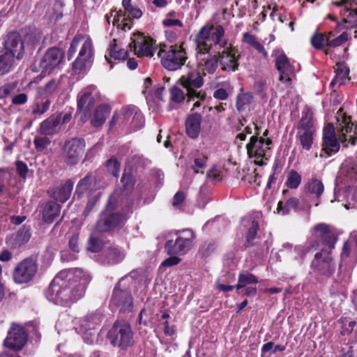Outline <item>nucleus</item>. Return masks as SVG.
<instances>
[{"label": "nucleus", "mask_w": 357, "mask_h": 357, "mask_svg": "<svg viewBox=\"0 0 357 357\" xmlns=\"http://www.w3.org/2000/svg\"><path fill=\"white\" fill-rule=\"evenodd\" d=\"M90 280V275L79 268L61 271L50 284L46 297L55 304L68 305L84 296Z\"/></svg>", "instance_id": "nucleus-1"}, {"label": "nucleus", "mask_w": 357, "mask_h": 357, "mask_svg": "<svg viewBox=\"0 0 357 357\" xmlns=\"http://www.w3.org/2000/svg\"><path fill=\"white\" fill-rule=\"evenodd\" d=\"M342 109L337 112L335 127L333 123H328L323 129L321 158H328L340 149V143L345 147L349 144L355 145L357 142V132L353 128L351 118L341 114Z\"/></svg>", "instance_id": "nucleus-2"}, {"label": "nucleus", "mask_w": 357, "mask_h": 357, "mask_svg": "<svg viewBox=\"0 0 357 357\" xmlns=\"http://www.w3.org/2000/svg\"><path fill=\"white\" fill-rule=\"evenodd\" d=\"M196 43L199 52L202 54H220V51L228 44L227 39L225 37V30L221 25L203 26L196 36Z\"/></svg>", "instance_id": "nucleus-3"}, {"label": "nucleus", "mask_w": 357, "mask_h": 357, "mask_svg": "<svg viewBox=\"0 0 357 357\" xmlns=\"http://www.w3.org/2000/svg\"><path fill=\"white\" fill-rule=\"evenodd\" d=\"M80 45L78 56L73 63V70L78 73L86 68V66L91 62L93 56L92 40L89 37L77 35L72 40L68 51L69 60L75 55L77 47Z\"/></svg>", "instance_id": "nucleus-4"}, {"label": "nucleus", "mask_w": 357, "mask_h": 357, "mask_svg": "<svg viewBox=\"0 0 357 357\" xmlns=\"http://www.w3.org/2000/svg\"><path fill=\"white\" fill-rule=\"evenodd\" d=\"M296 140L303 150L310 151L314 144L317 131L315 120L310 109H306L303 112L301 119L296 126Z\"/></svg>", "instance_id": "nucleus-5"}, {"label": "nucleus", "mask_w": 357, "mask_h": 357, "mask_svg": "<svg viewBox=\"0 0 357 357\" xmlns=\"http://www.w3.org/2000/svg\"><path fill=\"white\" fill-rule=\"evenodd\" d=\"M162 66L169 70H176L183 66L187 59V54L182 45H160L157 52Z\"/></svg>", "instance_id": "nucleus-6"}, {"label": "nucleus", "mask_w": 357, "mask_h": 357, "mask_svg": "<svg viewBox=\"0 0 357 357\" xmlns=\"http://www.w3.org/2000/svg\"><path fill=\"white\" fill-rule=\"evenodd\" d=\"M176 238L168 240L165 245V250L169 255H184L192 247L196 236L192 229L177 230Z\"/></svg>", "instance_id": "nucleus-7"}, {"label": "nucleus", "mask_w": 357, "mask_h": 357, "mask_svg": "<svg viewBox=\"0 0 357 357\" xmlns=\"http://www.w3.org/2000/svg\"><path fill=\"white\" fill-rule=\"evenodd\" d=\"M111 344L121 349H126L133 344V333L130 325L124 321H116L108 333Z\"/></svg>", "instance_id": "nucleus-8"}, {"label": "nucleus", "mask_w": 357, "mask_h": 357, "mask_svg": "<svg viewBox=\"0 0 357 357\" xmlns=\"http://www.w3.org/2000/svg\"><path fill=\"white\" fill-rule=\"evenodd\" d=\"M178 82L187 91L188 101L195 100V98H203L204 91L196 89L201 88L204 84V80L200 73L197 70H191L183 75Z\"/></svg>", "instance_id": "nucleus-9"}, {"label": "nucleus", "mask_w": 357, "mask_h": 357, "mask_svg": "<svg viewBox=\"0 0 357 357\" xmlns=\"http://www.w3.org/2000/svg\"><path fill=\"white\" fill-rule=\"evenodd\" d=\"M38 264L31 258L19 262L13 273V278L16 284H28L33 280L38 272Z\"/></svg>", "instance_id": "nucleus-10"}, {"label": "nucleus", "mask_w": 357, "mask_h": 357, "mask_svg": "<svg viewBox=\"0 0 357 357\" xmlns=\"http://www.w3.org/2000/svg\"><path fill=\"white\" fill-rule=\"evenodd\" d=\"M311 268L318 277L330 278L335 270L331 252L324 250L317 252L312 261Z\"/></svg>", "instance_id": "nucleus-11"}, {"label": "nucleus", "mask_w": 357, "mask_h": 357, "mask_svg": "<svg viewBox=\"0 0 357 357\" xmlns=\"http://www.w3.org/2000/svg\"><path fill=\"white\" fill-rule=\"evenodd\" d=\"M333 4L340 8V15L345 28H356L354 37L357 38V0H340Z\"/></svg>", "instance_id": "nucleus-12"}, {"label": "nucleus", "mask_w": 357, "mask_h": 357, "mask_svg": "<svg viewBox=\"0 0 357 357\" xmlns=\"http://www.w3.org/2000/svg\"><path fill=\"white\" fill-rule=\"evenodd\" d=\"M272 143L269 138L264 139L262 137L252 136L249 143L246 145L248 154L250 158H255V162L263 165L264 158L267 160V153L269 151V145Z\"/></svg>", "instance_id": "nucleus-13"}, {"label": "nucleus", "mask_w": 357, "mask_h": 357, "mask_svg": "<svg viewBox=\"0 0 357 357\" xmlns=\"http://www.w3.org/2000/svg\"><path fill=\"white\" fill-rule=\"evenodd\" d=\"M102 321V315L94 312L86 316L80 322L79 330L84 340L87 344H92L96 339L97 327Z\"/></svg>", "instance_id": "nucleus-14"}, {"label": "nucleus", "mask_w": 357, "mask_h": 357, "mask_svg": "<svg viewBox=\"0 0 357 357\" xmlns=\"http://www.w3.org/2000/svg\"><path fill=\"white\" fill-rule=\"evenodd\" d=\"M85 141L82 138H72L65 142L63 155L66 164L75 165L84 153Z\"/></svg>", "instance_id": "nucleus-15"}, {"label": "nucleus", "mask_w": 357, "mask_h": 357, "mask_svg": "<svg viewBox=\"0 0 357 357\" xmlns=\"http://www.w3.org/2000/svg\"><path fill=\"white\" fill-rule=\"evenodd\" d=\"M128 219L125 213L103 211L96 223V229L100 232H107L124 224Z\"/></svg>", "instance_id": "nucleus-16"}, {"label": "nucleus", "mask_w": 357, "mask_h": 357, "mask_svg": "<svg viewBox=\"0 0 357 357\" xmlns=\"http://www.w3.org/2000/svg\"><path fill=\"white\" fill-rule=\"evenodd\" d=\"M26 341L27 334L24 328L16 324H12L3 344L9 349L19 351L24 347Z\"/></svg>", "instance_id": "nucleus-17"}, {"label": "nucleus", "mask_w": 357, "mask_h": 357, "mask_svg": "<svg viewBox=\"0 0 357 357\" xmlns=\"http://www.w3.org/2000/svg\"><path fill=\"white\" fill-rule=\"evenodd\" d=\"M64 52L58 47H52L47 50L40 61V68L43 77L49 75L63 60Z\"/></svg>", "instance_id": "nucleus-18"}, {"label": "nucleus", "mask_w": 357, "mask_h": 357, "mask_svg": "<svg viewBox=\"0 0 357 357\" xmlns=\"http://www.w3.org/2000/svg\"><path fill=\"white\" fill-rule=\"evenodd\" d=\"M110 303L123 311L129 310L132 306V297L130 293L127 289L121 288L120 282L114 289Z\"/></svg>", "instance_id": "nucleus-19"}, {"label": "nucleus", "mask_w": 357, "mask_h": 357, "mask_svg": "<svg viewBox=\"0 0 357 357\" xmlns=\"http://www.w3.org/2000/svg\"><path fill=\"white\" fill-rule=\"evenodd\" d=\"M130 46L138 57H152L153 56V52L155 49H156L153 46L152 39L142 35L137 36V38L133 40Z\"/></svg>", "instance_id": "nucleus-20"}, {"label": "nucleus", "mask_w": 357, "mask_h": 357, "mask_svg": "<svg viewBox=\"0 0 357 357\" xmlns=\"http://www.w3.org/2000/svg\"><path fill=\"white\" fill-rule=\"evenodd\" d=\"M24 50L21 36L17 32L10 33L4 44V52L12 54L17 59H20L24 54Z\"/></svg>", "instance_id": "nucleus-21"}, {"label": "nucleus", "mask_w": 357, "mask_h": 357, "mask_svg": "<svg viewBox=\"0 0 357 357\" xmlns=\"http://www.w3.org/2000/svg\"><path fill=\"white\" fill-rule=\"evenodd\" d=\"M31 236L30 226L23 225L6 237V243L11 249H17L27 243Z\"/></svg>", "instance_id": "nucleus-22"}, {"label": "nucleus", "mask_w": 357, "mask_h": 357, "mask_svg": "<svg viewBox=\"0 0 357 357\" xmlns=\"http://www.w3.org/2000/svg\"><path fill=\"white\" fill-rule=\"evenodd\" d=\"M275 66L280 73V80L290 82L294 75V68L290 63L289 59L282 52H277L275 56Z\"/></svg>", "instance_id": "nucleus-23"}, {"label": "nucleus", "mask_w": 357, "mask_h": 357, "mask_svg": "<svg viewBox=\"0 0 357 357\" xmlns=\"http://www.w3.org/2000/svg\"><path fill=\"white\" fill-rule=\"evenodd\" d=\"M225 50L218 54L220 63L222 70L235 71L237 70L239 54L237 50L231 47H225Z\"/></svg>", "instance_id": "nucleus-24"}, {"label": "nucleus", "mask_w": 357, "mask_h": 357, "mask_svg": "<svg viewBox=\"0 0 357 357\" xmlns=\"http://www.w3.org/2000/svg\"><path fill=\"white\" fill-rule=\"evenodd\" d=\"M93 105L94 99L92 97L91 93L86 91L79 94L77 107L79 114L81 115L80 119L82 122L86 121L88 115Z\"/></svg>", "instance_id": "nucleus-25"}, {"label": "nucleus", "mask_w": 357, "mask_h": 357, "mask_svg": "<svg viewBox=\"0 0 357 357\" xmlns=\"http://www.w3.org/2000/svg\"><path fill=\"white\" fill-rule=\"evenodd\" d=\"M202 116L200 114L193 113L188 116L185 121L187 135L192 139H196L201 130Z\"/></svg>", "instance_id": "nucleus-26"}, {"label": "nucleus", "mask_w": 357, "mask_h": 357, "mask_svg": "<svg viewBox=\"0 0 357 357\" xmlns=\"http://www.w3.org/2000/svg\"><path fill=\"white\" fill-rule=\"evenodd\" d=\"M40 213L44 222L52 223L61 212V206L54 202H48L40 206Z\"/></svg>", "instance_id": "nucleus-27"}, {"label": "nucleus", "mask_w": 357, "mask_h": 357, "mask_svg": "<svg viewBox=\"0 0 357 357\" xmlns=\"http://www.w3.org/2000/svg\"><path fill=\"white\" fill-rule=\"evenodd\" d=\"M335 78L331 82V86L333 88H335V86H340V85L344 84L347 80L349 79V69L344 63H336L335 67Z\"/></svg>", "instance_id": "nucleus-28"}, {"label": "nucleus", "mask_w": 357, "mask_h": 357, "mask_svg": "<svg viewBox=\"0 0 357 357\" xmlns=\"http://www.w3.org/2000/svg\"><path fill=\"white\" fill-rule=\"evenodd\" d=\"M73 188V182L68 180L54 190L52 197L59 202H66L70 198Z\"/></svg>", "instance_id": "nucleus-29"}, {"label": "nucleus", "mask_w": 357, "mask_h": 357, "mask_svg": "<svg viewBox=\"0 0 357 357\" xmlns=\"http://www.w3.org/2000/svg\"><path fill=\"white\" fill-rule=\"evenodd\" d=\"M61 118L52 116L43 121L40 126V132L45 135H53L60 129Z\"/></svg>", "instance_id": "nucleus-30"}, {"label": "nucleus", "mask_w": 357, "mask_h": 357, "mask_svg": "<svg viewBox=\"0 0 357 357\" xmlns=\"http://www.w3.org/2000/svg\"><path fill=\"white\" fill-rule=\"evenodd\" d=\"M218 56H207L200 59L198 67L204 75L213 73L218 66Z\"/></svg>", "instance_id": "nucleus-31"}, {"label": "nucleus", "mask_w": 357, "mask_h": 357, "mask_svg": "<svg viewBox=\"0 0 357 357\" xmlns=\"http://www.w3.org/2000/svg\"><path fill=\"white\" fill-rule=\"evenodd\" d=\"M52 100L50 98L45 97L38 93L32 106V114L34 115H42L50 108Z\"/></svg>", "instance_id": "nucleus-32"}, {"label": "nucleus", "mask_w": 357, "mask_h": 357, "mask_svg": "<svg viewBox=\"0 0 357 357\" xmlns=\"http://www.w3.org/2000/svg\"><path fill=\"white\" fill-rule=\"evenodd\" d=\"M109 114L110 109L107 106L100 105L98 107L91 120V124L96 127L101 126L105 122Z\"/></svg>", "instance_id": "nucleus-33"}, {"label": "nucleus", "mask_w": 357, "mask_h": 357, "mask_svg": "<svg viewBox=\"0 0 357 357\" xmlns=\"http://www.w3.org/2000/svg\"><path fill=\"white\" fill-rule=\"evenodd\" d=\"M243 41L253 47L259 53L261 54L264 58L266 59L268 57V52L266 51L262 44L258 41L255 36L248 32L244 33L243 35Z\"/></svg>", "instance_id": "nucleus-34"}, {"label": "nucleus", "mask_w": 357, "mask_h": 357, "mask_svg": "<svg viewBox=\"0 0 357 357\" xmlns=\"http://www.w3.org/2000/svg\"><path fill=\"white\" fill-rule=\"evenodd\" d=\"M128 56V52L124 49H118L116 40H113L112 43L110 44L108 55H105V59L110 63V58H114L115 60H125Z\"/></svg>", "instance_id": "nucleus-35"}, {"label": "nucleus", "mask_w": 357, "mask_h": 357, "mask_svg": "<svg viewBox=\"0 0 357 357\" xmlns=\"http://www.w3.org/2000/svg\"><path fill=\"white\" fill-rule=\"evenodd\" d=\"M257 283H258L257 278L253 274L245 271L239 274L238 283L235 285V287L236 290H239L247 286L256 284Z\"/></svg>", "instance_id": "nucleus-36"}, {"label": "nucleus", "mask_w": 357, "mask_h": 357, "mask_svg": "<svg viewBox=\"0 0 357 357\" xmlns=\"http://www.w3.org/2000/svg\"><path fill=\"white\" fill-rule=\"evenodd\" d=\"M349 39L347 32H342L340 35L335 37L333 32L327 33L326 47H337L346 43Z\"/></svg>", "instance_id": "nucleus-37"}, {"label": "nucleus", "mask_w": 357, "mask_h": 357, "mask_svg": "<svg viewBox=\"0 0 357 357\" xmlns=\"http://www.w3.org/2000/svg\"><path fill=\"white\" fill-rule=\"evenodd\" d=\"M121 112L126 118L130 117L133 115L132 123H134L135 121L139 123V126H137V128H139L143 126L144 119L142 114L139 112V110L136 107L132 105L124 107L121 109Z\"/></svg>", "instance_id": "nucleus-38"}, {"label": "nucleus", "mask_w": 357, "mask_h": 357, "mask_svg": "<svg viewBox=\"0 0 357 357\" xmlns=\"http://www.w3.org/2000/svg\"><path fill=\"white\" fill-rule=\"evenodd\" d=\"M61 85V80L59 79H52L50 80L43 88L38 89V93L47 98L56 93Z\"/></svg>", "instance_id": "nucleus-39"}, {"label": "nucleus", "mask_w": 357, "mask_h": 357, "mask_svg": "<svg viewBox=\"0 0 357 357\" xmlns=\"http://www.w3.org/2000/svg\"><path fill=\"white\" fill-rule=\"evenodd\" d=\"M299 204L300 202L298 198L291 197L286 202L284 205L282 202H279L277 206V211L279 214L282 215H287L291 210L296 211L298 208Z\"/></svg>", "instance_id": "nucleus-40"}, {"label": "nucleus", "mask_w": 357, "mask_h": 357, "mask_svg": "<svg viewBox=\"0 0 357 357\" xmlns=\"http://www.w3.org/2000/svg\"><path fill=\"white\" fill-rule=\"evenodd\" d=\"M15 58L12 54L5 52L0 55V76L8 73L12 70Z\"/></svg>", "instance_id": "nucleus-41"}, {"label": "nucleus", "mask_w": 357, "mask_h": 357, "mask_svg": "<svg viewBox=\"0 0 357 357\" xmlns=\"http://www.w3.org/2000/svg\"><path fill=\"white\" fill-rule=\"evenodd\" d=\"M94 186V178L91 176H86L78 183L76 187V193L78 195H83L84 193L90 192L93 190Z\"/></svg>", "instance_id": "nucleus-42"}, {"label": "nucleus", "mask_w": 357, "mask_h": 357, "mask_svg": "<svg viewBox=\"0 0 357 357\" xmlns=\"http://www.w3.org/2000/svg\"><path fill=\"white\" fill-rule=\"evenodd\" d=\"M125 253L118 247H110L106 251L105 257L109 264H116L121 261Z\"/></svg>", "instance_id": "nucleus-43"}, {"label": "nucleus", "mask_w": 357, "mask_h": 357, "mask_svg": "<svg viewBox=\"0 0 357 357\" xmlns=\"http://www.w3.org/2000/svg\"><path fill=\"white\" fill-rule=\"evenodd\" d=\"M253 101V96L250 93L238 94L236 98V107L238 112H241L247 109Z\"/></svg>", "instance_id": "nucleus-44"}, {"label": "nucleus", "mask_w": 357, "mask_h": 357, "mask_svg": "<svg viewBox=\"0 0 357 357\" xmlns=\"http://www.w3.org/2000/svg\"><path fill=\"white\" fill-rule=\"evenodd\" d=\"M341 172L349 179H355L357 175L356 163L350 160H346L342 165Z\"/></svg>", "instance_id": "nucleus-45"}, {"label": "nucleus", "mask_w": 357, "mask_h": 357, "mask_svg": "<svg viewBox=\"0 0 357 357\" xmlns=\"http://www.w3.org/2000/svg\"><path fill=\"white\" fill-rule=\"evenodd\" d=\"M250 222V227L248 229L247 235H246V242L248 243V245L253 246L255 245V243L253 242V241L257 238V234L259 229V225L258 222L255 220H251L249 219H243V222L244 223V225L245 226V222Z\"/></svg>", "instance_id": "nucleus-46"}, {"label": "nucleus", "mask_w": 357, "mask_h": 357, "mask_svg": "<svg viewBox=\"0 0 357 357\" xmlns=\"http://www.w3.org/2000/svg\"><path fill=\"white\" fill-rule=\"evenodd\" d=\"M327 33L325 35L316 31L310 38V44L317 50H324L326 47Z\"/></svg>", "instance_id": "nucleus-47"}, {"label": "nucleus", "mask_w": 357, "mask_h": 357, "mask_svg": "<svg viewBox=\"0 0 357 357\" xmlns=\"http://www.w3.org/2000/svg\"><path fill=\"white\" fill-rule=\"evenodd\" d=\"M301 176L296 170H290L287 176L285 185L291 189H296L301 183Z\"/></svg>", "instance_id": "nucleus-48"}, {"label": "nucleus", "mask_w": 357, "mask_h": 357, "mask_svg": "<svg viewBox=\"0 0 357 357\" xmlns=\"http://www.w3.org/2000/svg\"><path fill=\"white\" fill-rule=\"evenodd\" d=\"M344 196L346 197L348 203L344 205L347 208L357 206V188H347L344 191Z\"/></svg>", "instance_id": "nucleus-49"}, {"label": "nucleus", "mask_w": 357, "mask_h": 357, "mask_svg": "<svg viewBox=\"0 0 357 357\" xmlns=\"http://www.w3.org/2000/svg\"><path fill=\"white\" fill-rule=\"evenodd\" d=\"M307 190L316 195L317 197H319L324 192V187L322 182L317 178L311 179L307 185Z\"/></svg>", "instance_id": "nucleus-50"}, {"label": "nucleus", "mask_w": 357, "mask_h": 357, "mask_svg": "<svg viewBox=\"0 0 357 357\" xmlns=\"http://www.w3.org/2000/svg\"><path fill=\"white\" fill-rule=\"evenodd\" d=\"M132 0H123L122 5L124 9L133 17L138 19L142 17V10L131 3Z\"/></svg>", "instance_id": "nucleus-51"}, {"label": "nucleus", "mask_w": 357, "mask_h": 357, "mask_svg": "<svg viewBox=\"0 0 357 357\" xmlns=\"http://www.w3.org/2000/svg\"><path fill=\"white\" fill-rule=\"evenodd\" d=\"M169 93L172 102L181 103L185 100V95L184 92L176 86L170 89Z\"/></svg>", "instance_id": "nucleus-52"}, {"label": "nucleus", "mask_w": 357, "mask_h": 357, "mask_svg": "<svg viewBox=\"0 0 357 357\" xmlns=\"http://www.w3.org/2000/svg\"><path fill=\"white\" fill-rule=\"evenodd\" d=\"M37 151L42 152L51 144V140L47 137H36L33 141Z\"/></svg>", "instance_id": "nucleus-53"}, {"label": "nucleus", "mask_w": 357, "mask_h": 357, "mask_svg": "<svg viewBox=\"0 0 357 357\" xmlns=\"http://www.w3.org/2000/svg\"><path fill=\"white\" fill-rule=\"evenodd\" d=\"M207 156L200 154L195 158L194 165L192 166V169L195 173H199V169H204L207 165Z\"/></svg>", "instance_id": "nucleus-54"}, {"label": "nucleus", "mask_w": 357, "mask_h": 357, "mask_svg": "<svg viewBox=\"0 0 357 357\" xmlns=\"http://www.w3.org/2000/svg\"><path fill=\"white\" fill-rule=\"evenodd\" d=\"M107 168L108 172L115 177H117L120 170V163L114 158L109 159L107 162Z\"/></svg>", "instance_id": "nucleus-55"}, {"label": "nucleus", "mask_w": 357, "mask_h": 357, "mask_svg": "<svg viewBox=\"0 0 357 357\" xmlns=\"http://www.w3.org/2000/svg\"><path fill=\"white\" fill-rule=\"evenodd\" d=\"M103 243L102 241L94 237H91L89 241V247L88 250L93 252H98L102 248Z\"/></svg>", "instance_id": "nucleus-56"}, {"label": "nucleus", "mask_w": 357, "mask_h": 357, "mask_svg": "<svg viewBox=\"0 0 357 357\" xmlns=\"http://www.w3.org/2000/svg\"><path fill=\"white\" fill-rule=\"evenodd\" d=\"M124 190L131 191L134 188L135 181L132 176L124 174L121 178Z\"/></svg>", "instance_id": "nucleus-57"}, {"label": "nucleus", "mask_w": 357, "mask_h": 357, "mask_svg": "<svg viewBox=\"0 0 357 357\" xmlns=\"http://www.w3.org/2000/svg\"><path fill=\"white\" fill-rule=\"evenodd\" d=\"M15 167L20 176L23 178H25L29 171V168L26 164L23 161L17 160L15 162Z\"/></svg>", "instance_id": "nucleus-58"}, {"label": "nucleus", "mask_w": 357, "mask_h": 357, "mask_svg": "<svg viewBox=\"0 0 357 357\" xmlns=\"http://www.w3.org/2000/svg\"><path fill=\"white\" fill-rule=\"evenodd\" d=\"M324 243L327 245L330 248H333L337 241L336 236L332 232L326 233V236H321Z\"/></svg>", "instance_id": "nucleus-59"}, {"label": "nucleus", "mask_w": 357, "mask_h": 357, "mask_svg": "<svg viewBox=\"0 0 357 357\" xmlns=\"http://www.w3.org/2000/svg\"><path fill=\"white\" fill-rule=\"evenodd\" d=\"M170 257L164 260L160 267H170L172 266L177 265L181 261V259L178 257V255H169Z\"/></svg>", "instance_id": "nucleus-60"}, {"label": "nucleus", "mask_w": 357, "mask_h": 357, "mask_svg": "<svg viewBox=\"0 0 357 357\" xmlns=\"http://www.w3.org/2000/svg\"><path fill=\"white\" fill-rule=\"evenodd\" d=\"M99 199H100V195L97 194L89 200V202L86 206V208L84 211V213H83L84 216H87L89 214V213L92 211L93 208L94 207L96 204L98 202Z\"/></svg>", "instance_id": "nucleus-61"}, {"label": "nucleus", "mask_w": 357, "mask_h": 357, "mask_svg": "<svg viewBox=\"0 0 357 357\" xmlns=\"http://www.w3.org/2000/svg\"><path fill=\"white\" fill-rule=\"evenodd\" d=\"M28 96L26 93H19L12 98V104L14 105H22L26 103Z\"/></svg>", "instance_id": "nucleus-62"}, {"label": "nucleus", "mask_w": 357, "mask_h": 357, "mask_svg": "<svg viewBox=\"0 0 357 357\" xmlns=\"http://www.w3.org/2000/svg\"><path fill=\"white\" fill-rule=\"evenodd\" d=\"M14 89L15 86L10 83L0 86V100L8 96Z\"/></svg>", "instance_id": "nucleus-63"}, {"label": "nucleus", "mask_w": 357, "mask_h": 357, "mask_svg": "<svg viewBox=\"0 0 357 357\" xmlns=\"http://www.w3.org/2000/svg\"><path fill=\"white\" fill-rule=\"evenodd\" d=\"M185 198V194L179 191L175 194V195L173 197L172 200V205L174 207H178L180 206V204L184 201Z\"/></svg>", "instance_id": "nucleus-64"}]
</instances>
